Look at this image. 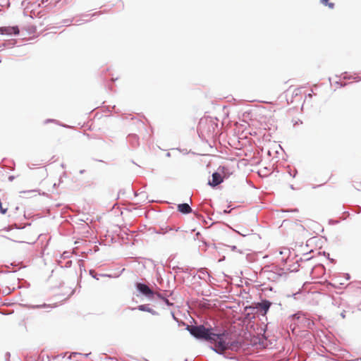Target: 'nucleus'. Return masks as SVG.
<instances>
[{
    "instance_id": "423d86ee",
    "label": "nucleus",
    "mask_w": 361,
    "mask_h": 361,
    "mask_svg": "<svg viewBox=\"0 0 361 361\" xmlns=\"http://www.w3.org/2000/svg\"><path fill=\"white\" fill-rule=\"evenodd\" d=\"M271 303L268 300H263L261 302H258L257 304V307L261 308L262 310H264V315L267 314L268 312Z\"/></svg>"
},
{
    "instance_id": "f257e3e1",
    "label": "nucleus",
    "mask_w": 361,
    "mask_h": 361,
    "mask_svg": "<svg viewBox=\"0 0 361 361\" xmlns=\"http://www.w3.org/2000/svg\"><path fill=\"white\" fill-rule=\"evenodd\" d=\"M209 342L214 344V350L218 353H222L228 349H233V342L228 333H213Z\"/></svg>"
},
{
    "instance_id": "f8f14e48",
    "label": "nucleus",
    "mask_w": 361,
    "mask_h": 361,
    "mask_svg": "<svg viewBox=\"0 0 361 361\" xmlns=\"http://www.w3.org/2000/svg\"><path fill=\"white\" fill-rule=\"evenodd\" d=\"M56 123V121L55 120H47L46 121L45 123Z\"/></svg>"
},
{
    "instance_id": "9b49d317",
    "label": "nucleus",
    "mask_w": 361,
    "mask_h": 361,
    "mask_svg": "<svg viewBox=\"0 0 361 361\" xmlns=\"http://www.w3.org/2000/svg\"><path fill=\"white\" fill-rule=\"evenodd\" d=\"M207 122V119H204V120L201 119L200 121V123H199L200 128H201L202 127L203 124Z\"/></svg>"
},
{
    "instance_id": "20e7f679",
    "label": "nucleus",
    "mask_w": 361,
    "mask_h": 361,
    "mask_svg": "<svg viewBox=\"0 0 361 361\" xmlns=\"http://www.w3.org/2000/svg\"><path fill=\"white\" fill-rule=\"evenodd\" d=\"M136 288L142 294L148 298H152L154 295V292L149 288V286L144 283H137L136 284Z\"/></svg>"
},
{
    "instance_id": "0eeeda50",
    "label": "nucleus",
    "mask_w": 361,
    "mask_h": 361,
    "mask_svg": "<svg viewBox=\"0 0 361 361\" xmlns=\"http://www.w3.org/2000/svg\"><path fill=\"white\" fill-rule=\"evenodd\" d=\"M178 210L183 214H189L192 212L190 207L187 203L179 204L178 205Z\"/></svg>"
},
{
    "instance_id": "39448f33",
    "label": "nucleus",
    "mask_w": 361,
    "mask_h": 361,
    "mask_svg": "<svg viewBox=\"0 0 361 361\" xmlns=\"http://www.w3.org/2000/svg\"><path fill=\"white\" fill-rule=\"evenodd\" d=\"M0 32L4 35H18L19 33V29L18 27H5L0 28Z\"/></svg>"
},
{
    "instance_id": "7ed1b4c3",
    "label": "nucleus",
    "mask_w": 361,
    "mask_h": 361,
    "mask_svg": "<svg viewBox=\"0 0 361 361\" xmlns=\"http://www.w3.org/2000/svg\"><path fill=\"white\" fill-rule=\"evenodd\" d=\"M226 169L225 166H219L218 168V171L212 174V181H209V185L212 187H215L221 183L224 178L226 177Z\"/></svg>"
},
{
    "instance_id": "6e6552de",
    "label": "nucleus",
    "mask_w": 361,
    "mask_h": 361,
    "mask_svg": "<svg viewBox=\"0 0 361 361\" xmlns=\"http://www.w3.org/2000/svg\"><path fill=\"white\" fill-rule=\"evenodd\" d=\"M137 309L140 311L152 313V314H155V311L150 308L147 305H140L137 307Z\"/></svg>"
},
{
    "instance_id": "1a4fd4ad",
    "label": "nucleus",
    "mask_w": 361,
    "mask_h": 361,
    "mask_svg": "<svg viewBox=\"0 0 361 361\" xmlns=\"http://www.w3.org/2000/svg\"><path fill=\"white\" fill-rule=\"evenodd\" d=\"M321 2L324 5L329 6V8H334V4L330 3L329 0H321Z\"/></svg>"
},
{
    "instance_id": "f03ea898",
    "label": "nucleus",
    "mask_w": 361,
    "mask_h": 361,
    "mask_svg": "<svg viewBox=\"0 0 361 361\" xmlns=\"http://www.w3.org/2000/svg\"><path fill=\"white\" fill-rule=\"evenodd\" d=\"M190 333L195 338L206 340L209 342L212 335L214 333L213 329L206 328L202 325L192 326L189 327Z\"/></svg>"
},
{
    "instance_id": "9d476101",
    "label": "nucleus",
    "mask_w": 361,
    "mask_h": 361,
    "mask_svg": "<svg viewBox=\"0 0 361 361\" xmlns=\"http://www.w3.org/2000/svg\"><path fill=\"white\" fill-rule=\"evenodd\" d=\"M51 307L50 305H47V304L44 303L42 305H38L37 306H35L34 307L42 308V307Z\"/></svg>"
}]
</instances>
